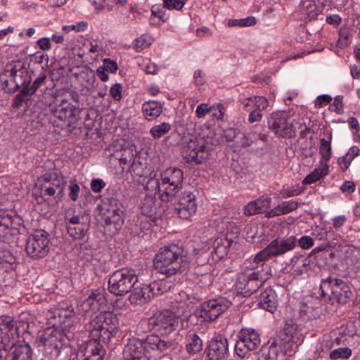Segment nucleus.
I'll list each match as a JSON object with an SVG mask.
<instances>
[{
    "instance_id": "23",
    "label": "nucleus",
    "mask_w": 360,
    "mask_h": 360,
    "mask_svg": "<svg viewBox=\"0 0 360 360\" xmlns=\"http://www.w3.org/2000/svg\"><path fill=\"white\" fill-rule=\"evenodd\" d=\"M140 210L143 215L148 217L150 222L157 223L161 217L162 210L155 206V197L153 194H146L141 200Z\"/></svg>"
},
{
    "instance_id": "34",
    "label": "nucleus",
    "mask_w": 360,
    "mask_h": 360,
    "mask_svg": "<svg viewBox=\"0 0 360 360\" xmlns=\"http://www.w3.org/2000/svg\"><path fill=\"white\" fill-rule=\"evenodd\" d=\"M98 320V317L96 316L94 319L86 323L84 326L85 332L91 338L89 341H96L99 343L101 342H105L108 340L104 339L103 325Z\"/></svg>"
},
{
    "instance_id": "58",
    "label": "nucleus",
    "mask_w": 360,
    "mask_h": 360,
    "mask_svg": "<svg viewBox=\"0 0 360 360\" xmlns=\"http://www.w3.org/2000/svg\"><path fill=\"white\" fill-rule=\"evenodd\" d=\"M303 192V189L301 187L286 188L281 192L283 198H287L290 197L297 196Z\"/></svg>"
},
{
    "instance_id": "43",
    "label": "nucleus",
    "mask_w": 360,
    "mask_h": 360,
    "mask_svg": "<svg viewBox=\"0 0 360 360\" xmlns=\"http://www.w3.org/2000/svg\"><path fill=\"white\" fill-rule=\"evenodd\" d=\"M136 150L135 146L129 145L123 148L121 150V155L117 157L121 164H129L136 159Z\"/></svg>"
},
{
    "instance_id": "42",
    "label": "nucleus",
    "mask_w": 360,
    "mask_h": 360,
    "mask_svg": "<svg viewBox=\"0 0 360 360\" xmlns=\"http://www.w3.org/2000/svg\"><path fill=\"white\" fill-rule=\"evenodd\" d=\"M328 165H322V167L316 168L302 181L303 184H311L326 175L328 172Z\"/></svg>"
},
{
    "instance_id": "26",
    "label": "nucleus",
    "mask_w": 360,
    "mask_h": 360,
    "mask_svg": "<svg viewBox=\"0 0 360 360\" xmlns=\"http://www.w3.org/2000/svg\"><path fill=\"white\" fill-rule=\"evenodd\" d=\"M297 333V326L292 322H287L282 331L280 332L276 340L285 347L290 352H295L297 345L295 341V335Z\"/></svg>"
},
{
    "instance_id": "30",
    "label": "nucleus",
    "mask_w": 360,
    "mask_h": 360,
    "mask_svg": "<svg viewBox=\"0 0 360 360\" xmlns=\"http://www.w3.org/2000/svg\"><path fill=\"white\" fill-rule=\"evenodd\" d=\"M257 305L260 308L274 313L278 306V299L275 290L271 288H266L260 294Z\"/></svg>"
},
{
    "instance_id": "56",
    "label": "nucleus",
    "mask_w": 360,
    "mask_h": 360,
    "mask_svg": "<svg viewBox=\"0 0 360 360\" xmlns=\"http://www.w3.org/2000/svg\"><path fill=\"white\" fill-rule=\"evenodd\" d=\"M330 110L338 114H342L343 112V97L342 96L335 97L334 101L330 105Z\"/></svg>"
},
{
    "instance_id": "44",
    "label": "nucleus",
    "mask_w": 360,
    "mask_h": 360,
    "mask_svg": "<svg viewBox=\"0 0 360 360\" xmlns=\"http://www.w3.org/2000/svg\"><path fill=\"white\" fill-rule=\"evenodd\" d=\"M319 153L321 155V165H328V162L332 156L331 141L325 139L320 140Z\"/></svg>"
},
{
    "instance_id": "18",
    "label": "nucleus",
    "mask_w": 360,
    "mask_h": 360,
    "mask_svg": "<svg viewBox=\"0 0 360 360\" xmlns=\"http://www.w3.org/2000/svg\"><path fill=\"white\" fill-rule=\"evenodd\" d=\"M296 243L297 238L295 236L274 239L260 251L259 257L269 259L272 257L283 255L293 250L296 246Z\"/></svg>"
},
{
    "instance_id": "25",
    "label": "nucleus",
    "mask_w": 360,
    "mask_h": 360,
    "mask_svg": "<svg viewBox=\"0 0 360 360\" xmlns=\"http://www.w3.org/2000/svg\"><path fill=\"white\" fill-rule=\"evenodd\" d=\"M103 330L105 340H110L115 335L117 329L119 327V321L117 316L110 311H105L98 315Z\"/></svg>"
},
{
    "instance_id": "8",
    "label": "nucleus",
    "mask_w": 360,
    "mask_h": 360,
    "mask_svg": "<svg viewBox=\"0 0 360 360\" xmlns=\"http://www.w3.org/2000/svg\"><path fill=\"white\" fill-rule=\"evenodd\" d=\"M139 282L136 270L122 268L115 271L108 279V290L116 296H123L131 291Z\"/></svg>"
},
{
    "instance_id": "11",
    "label": "nucleus",
    "mask_w": 360,
    "mask_h": 360,
    "mask_svg": "<svg viewBox=\"0 0 360 360\" xmlns=\"http://www.w3.org/2000/svg\"><path fill=\"white\" fill-rule=\"evenodd\" d=\"M165 281L161 280L150 283H141L134 287L133 292L129 297V301L131 304L142 305L148 302L154 296L162 294L170 289Z\"/></svg>"
},
{
    "instance_id": "29",
    "label": "nucleus",
    "mask_w": 360,
    "mask_h": 360,
    "mask_svg": "<svg viewBox=\"0 0 360 360\" xmlns=\"http://www.w3.org/2000/svg\"><path fill=\"white\" fill-rule=\"evenodd\" d=\"M105 302L103 290H93L87 298L81 304L82 309L85 311H98L101 306Z\"/></svg>"
},
{
    "instance_id": "37",
    "label": "nucleus",
    "mask_w": 360,
    "mask_h": 360,
    "mask_svg": "<svg viewBox=\"0 0 360 360\" xmlns=\"http://www.w3.org/2000/svg\"><path fill=\"white\" fill-rule=\"evenodd\" d=\"M232 243V239L229 238L227 236L217 237L213 242L211 253L219 259L223 258L228 254Z\"/></svg>"
},
{
    "instance_id": "35",
    "label": "nucleus",
    "mask_w": 360,
    "mask_h": 360,
    "mask_svg": "<svg viewBox=\"0 0 360 360\" xmlns=\"http://www.w3.org/2000/svg\"><path fill=\"white\" fill-rule=\"evenodd\" d=\"M185 338V349L189 355H195L202 351L203 342L196 332L193 330L188 331Z\"/></svg>"
},
{
    "instance_id": "46",
    "label": "nucleus",
    "mask_w": 360,
    "mask_h": 360,
    "mask_svg": "<svg viewBox=\"0 0 360 360\" xmlns=\"http://www.w3.org/2000/svg\"><path fill=\"white\" fill-rule=\"evenodd\" d=\"M46 78V76L44 74L40 75L37 78L34 79L33 84L31 86H30V83L27 84L25 81H24V96L32 95L34 93H35L37 89L44 84Z\"/></svg>"
},
{
    "instance_id": "12",
    "label": "nucleus",
    "mask_w": 360,
    "mask_h": 360,
    "mask_svg": "<svg viewBox=\"0 0 360 360\" xmlns=\"http://www.w3.org/2000/svg\"><path fill=\"white\" fill-rule=\"evenodd\" d=\"M169 202L174 213L183 219H191L196 213L198 208L196 198L191 191H181L175 195V197Z\"/></svg>"
},
{
    "instance_id": "49",
    "label": "nucleus",
    "mask_w": 360,
    "mask_h": 360,
    "mask_svg": "<svg viewBox=\"0 0 360 360\" xmlns=\"http://www.w3.org/2000/svg\"><path fill=\"white\" fill-rule=\"evenodd\" d=\"M152 44V39L146 35H142L135 39L133 42V47L137 52L146 49Z\"/></svg>"
},
{
    "instance_id": "27",
    "label": "nucleus",
    "mask_w": 360,
    "mask_h": 360,
    "mask_svg": "<svg viewBox=\"0 0 360 360\" xmlns=\"http://www.w3.org/2000/svg\"><path fill=\"white\" fill-rule=\"evenodd\" d=\"M32 193L39 203L49 200L51 198L59 200L63 197V195H59L58 192L56 191L51 186H47L44 182H39V179H38L36 183Z\"/></svg>"
},
{
    "instance_id": "1",
    "label": "nucleus",
    "mask_w": 360,
    "mask_h": 360,
    "mask_svg": "<svg viewBox=\"0 0 360 360\" xmlns=\"http://www.w3.org/2000/svg\"><path fill=\"white\" fill-rule=\"evenodd\" d=\"M174 348L172 341L161 338L152 334L146 338H131L128 339L123 349L124 360H149L153 356L167 353Z\"/></svg>"
},
{
    "instance_id": "31",
    "label": "nucleus",
    "mask_w": 360,
    "mask_h": 360,
    "mask_svg": "<svg viewBox=\"0 0 360 360\" xmlns=\"http://www.w3.org/2000/svg\"><path fill=\"white\" fill-rule=\"evenodd\" d=\"M271 198L268 196L260 198L248 202L244 207V214L248 216L263 213L271 205Z\"/></svg>"
},
{
    "instance_id": "14",
    "label": "nucleus",
    "mask_w": 360,
    "mask_h": 360,
    "mask_svg": "<svg viewBox=\"0 0 360 360\" xmlns=\"http://www.w3.org/2000/svg\"><path fill=\"white\" fill-rule=\"evenodd\" d=\"M265 280L266 278L259 276L258 273L243 271L237 276L236 290L243 297H250L264 283Z\"/></svg>"
},
{
    "instance_id": "33",
    "label": "nucleus",
    "mask_w": 360,
    "mask_h": 360,
    "mask_svg": "<svg viewBox=\"0 0 360 360\" xmlns=\"http://www.w3.org/2000/svg\"><path fill=\"white\" fill-rule=\"evenodd\" d=\"M57 314L60 319H63L60 321V323L62 325V328L60 329L65 330L66 332L70 330L74 333L75 326L73 323L77 319L75 316V312L73 307L70 305L67 306L66 308H61L58 310Z\"/></svg>"
},
{
    "instance_id": "60",
    "label": "nucleus",
    "mask_w": 360,
    "mask_h": 360,
    "mask_svg": "<svg viewBox=\"0 0 360 360\" xmlns=\"http://www.w3.org/2000/svg\"><path fill=\"white\" fill-rule=\"evenodd\" d=\"M110 96L115 100L120 101L122 98V85L116 83L110 89Z\"/></svg>"
},
{
    "instance_id": "32",
    "label": "nucleus",
    "mask_w": 360,
    "mask_h": 360,
    "mask_svg": "<svg viewBox=\"0 0 360 360\" xmlns=\"http://www.w3.org/2000/svg\"><path fill=\"white\" fill-rule=\"evenodd\" d=\"M39 179V182H44L47 186L58 192L59 195H63L66 181L63 175L58 173H49L44 174Z\"/></svg>"
},
{
    "instance_id": "55",
    "label": "nucleus",
    "mask_w": 360,
    "mask_h": 360,
    "mask_svg": "<svg viewBox=\"0 0 360 360\" xmlns=\"http://www.w3.org/2000/svg\"><path fill=\"white\" fill-rule=\"evenodd\" d=\"M332 100V97L328 94L319 96L315 100L314 106L316 108H323L330 103Z\"/></svg>"
},
{
    "instance_id": "64",
    "label": "nucleus",
    "mask_w": 360,
    "mask_h": 360,
    "mask_svg": "<svg viewBox=\"0 0 360 360\" xmlns=\"http://www.w3.org/2000/svg\"><path fill=\"white\" fill-rule=\"evenodd\" d=\"M130 166L129 167V171L132 174L136 176H141L143 175V172L141 170V165L139 162H136V160L129 163Z\"/></svg>"
},
{
    "instance_id": "52",
    "label": "nucleus",
    "mask_w": 360,
    "mask_h": 360,
    "mask_svg": "<svg viewBox=\"0 0 360 360\" xmlns=\"http://www.w3.org/2000/svg\"><path fill=\"white\" fill-rule=\"evenodd\" d=\"M188 0H162L163 7L168 10L180 11L186 4Z\"/></svg>"
},
{
    "instance_id": "15",
    "label": "nucleus",
    "mask_w": 360,
    "mask_h": 360,
    "mask_svg": "<svg viewBox=\"0 0 360 360\" xmlns=\"http://www.w3.org/2000/svg\"><path fill=\"white\" fill-rule=\"evenodd\" d=\"M49 250V234L45 231H37L29 236L25 250L27 254L31 257H44L48 254Z\"/></svg>"
},
{
    "instance_id": "19",
    "label": "nucleus",
    "mask_w": 360,
    "mask_h": 360,
    "mask_svg": "<svg viewBox=\"0 0 360 360\" xmlns=\"http://www.w3.org/2000/svg\"><path fill=\"white\" fill-rule=\"evenodd\" d=\"M205 353L208 360H228L229 349L227 338L221 334L215 335L209 341Z\"/></svg>"
},
{
    "instance_id": "61",
    "label": "nucleus",
    "mask_w": 360,
    "mask_h": 360,
    "mask_svg": "<svg viewBox=\"0 0 360 360\" xmlns=\"http://www.w3.org/2000/svg\"><path fill=\"white\" fill-rule=\"evenodd\" d=\"M298 244L302 249L307 250L314 245V240L309 236H304L299 239Z\"/></svg>"
},
{
    "instance_id": "54",
    "label": "nucleus",
    "mask_w": 360,
    "mask_h": 360,
    "mask_svg": "<svg viewBox=\"0 0 360 360\" xmlns=\"http://www.w3.org/2000/svg\"><path fill=\"white\" fill-rule=\"evenodd\" d=\"M255 131H250L245 134H243L241 138L240 145L243 147L250 146L253 143L257 141V137L255 136Z\"/></svg>"
},
{
    "instance_id": "22",
    "label": "nucleus",
    "mask_w": 360,
    "mask_h": 360,
    "mask_svg": "<svg viewBox=\"0 0 360 360\" xmlns=\"http://www.w3.org/2000/svg\"><path fill=\"white\" fill-rule=\"evenodd\" d=\"M291 352L285 347L274 339L264 345L258 353L257 360H283L286 355H290Z\"/></svg>"
},
{
    "instance_id": "3",
    "label": "nucleus",
    "mask_w": 360,
    "mask_h": 360,
    "mask_svg": "<svg viewBox=\"0 0 360 360\" xmlns=\"http://www.w3.org/2000/svg\"><path fill=\"white\" fill-rule=\"evenodd\" d=\"M22 224L20 216H12L7 210H0V263L9 262L10 251L4 243L20 245Z\"/></svg>"
},
{
    "instance_id": "17",
    "label": "nucleus",
    "mask_w": 360,
    "mask_h": 360,
    "mask_svg": "<svg viewBox=\"0 0 360 360\" xmlns=\"http://www.w3.org/2000/svg\"><path fill=\"white\" fill-rule=\"evenodd\" d=\"M230 304L231 302L224 297L205 301L200 305L199 316L205 321H214L229 307Z\"/></svg>"
},
{
    "instance_id": "9",
    "label": "nucleus",
    "mask_w": 360,
    "mask_h": 360,
    "mask_svg": "<svg viewBox=\"0 0 360 360\" xmlns=\"http://www.w3.org/2000/svg\"><path fill=\"white\" fill-rule=\"evenodd\" d=\"M103 210L105 222V232L109 236L116 234L122 227L124 224L123 206L122 203L115 198H106L103 202Z\"/></svg>"
},
{
    "instance_id": "4",
    "label": "nucleus",
    "mask_w": 360,
    "mask_h": 360,
    "mask_svg": "<svg viewBox=\"0 0 360 360\" xmlns=\"http://www.w3.org/2000/svg\"><path fill=\"white\" fill-rule=\"evenodd\" d=\"M184 180L183 171L177 167H169L161 173L160 179H151L146 189H158L159 198L161 201L169 202L175 195L178 194L182 186Z\"/></svg>"
},
{
    "instance_id": "62",
    "label": "nucleus",
    "mask_w": 360,
    "mask_h": 360,
    "mask_svg": "<svg viewBox=\"0 0 360 360\" xmlns=\"http://www.w3.org/2000/svg\"><path fill=\"white\" fill-rule=\"evenodd\" d=\"M335 342L336 345H339L340 343V339L337 338L335 340H332L331 338L324 340L321 345L322 351L324 352L325 349L326 352H329L334 347Z\"/></svg>"
},
{
    "instance_id": "63",
    "label": "nucleus",
    "mask_w": 360,
    "mask_h": 360,
    "mask_svg": "<svg viewBox=\"0 0 360 360\" xmlns=\"http://www.w3.org/2000/svg\"><path fill=\"white\" fill-rule=\"evenodd\" d=\"M105 186V183L101 179H94L91 182V188L94 193H99Z\"/></svg>"
},
{
    "instance_id": "48",
    "label": "nucleus",
    "mask_w": 360,
    "mask_h": 360,
    "mask_svg": "<svg viewBox=\"0 0 360 360\" xmlns=\"http://www.w3.org/2000/svg\"><path fill=\"white\" fill-rule=\"evenodd\" d=\"M352 350L348 347H339L330 352V359H349L352 356Z\"/></svg>"
},
{
    "instance_id": "47",
    "label": "nucleus",
    "mask_w": 360,
    "mask_h": 360,
    "mask_svg": "<svg viewBox=\"0 0 360 360\" xmlns=\"http://www.w3.org/2000/svg\"><path fill=\"white\" fill-rule=\"evenodd\" d=\"M257 23V19L253 16H249L242 19L229 20L228 25L229 27H249L253 26Z\"/></svg>"
},
{
    "instance_id": "40",
    "label": "nucleus",
    "mask_w": 360,
    "mask_h": 360,
    "mask_svg": "<svg viewBox=\"0 0 360 360\" xmlns=\"http://www.w3.org/2000/svg\"><path fill=\"white\" fill-rule=\"evenodd\" d=\"M310 265V260L303 256H295L291 259V269L292 274L300 276L308 271Z\"/></svg>"
},
{
    "instance_id": "59",
    "label": "nucleus",
    "mask_w": 360,
    "mask_h": 360,
    "mask_svg": "<svg viewBox=\"0 0 360 360\" xmlns=\"http://www.w3.org/2000/svg\"><path fill=\"white\" fill-rule=\"evenodd\" d=\"M281 205L283 210V212H285V214L297 210L298 207V202L295 200L284 201Z\"/></svg>"
},
{
    "instance_id": "39",
    "label": "nucleus",
    "mask_w": 360,
    "mask_h": 360,
    "mask_svg": "<svg viewBox=\"0 0 360 360\" xmlns=\"http://www.w3.org/2000/svg\"><path fill=\"white\" fill-rule=\"evenodd\" d=\"M75 108L68 103L65 100H63L62 103L57 105L53 110L55 117L61 120H68L70 123V119H72L75 116Z\"/></svg>"
},
{
    "instance_id": "38",
    "label": "nucleus",
    "mask_w": 360,
    "mask_h": 360,
    "mask_svg": "<svg viewBox=\"0 0 360 360\" xmlns=\"http://www.w3.org/2000/svg\"><path fill=\"white\" fill-rule=\"evenodd\" d=\"M260 252H259L252 259L249 260H246L244 262V269L243 271H249L250 273H258L259 276H264L262 274V271L264 270V266L265 265V261L269 260V259H264L262 257H259Z\"/></svg>"
},
{
    "instance_id": "21",
    "label": "nucleus",
    "mask_w": 360,
    "mask_h": 360,
    "mask_svg": "<svg viewBox=\"0 0 360 360\" xmlns=\"http://www.w3.org/2000/svg\"><path fill=\"white\" fill-rule=\"evenodd\" d=\"M182 154L187 162L195 165L202 163L208 156V152L205 150L203 141L196 139H191L184 146Z\"/></svg>"
},
{
    "instance_id": "24",
    "label": "nucleus",
    "mask_w": 360,
    "mask_h": 360,
    "mask_svg": "<svg viewBox=\"0 0 360 360\" xmlns=\"http://www.w3.org/2000/svg\"><path fill=\"white\" fill-rule=\"evenodd\" d=\"M105 350L101 343L96 341H86L84 349H80L78 360H103Z\"/></svg>"
},
{
    "instance_id": "2",
    "label": "nucleus",
    "mask_w": 360,
    "mask_h": 360,
    "mask_svg": "<svg viewBox=\"0 0 360 360\" xmlns=\"http://www.w3.org/2000/svg\"><path fill=\"white\" fill-rule=\"evenodd\" d=\"M188 264L187 252L175 244L162 247L153 260L154 269L167 277L183 273L188 269Z\"/></svg>"
},
{
    "instance_id": "51",
    "label": "nucleus",
    "mask_w": 360,
    "mask_h": 360,
    "mask_svg": "<svg viewBox=\"0 0 360 360\" xmlns=\"http://www.w3.org/2000/svg\"><path fill=\"white\" fill-rule=\"evenodd\" d=\"M269 106L268 100L264 96H253L252 108L253 110L262 112Z\"/></svg>"
},
{
    "instance_id": "13",
    "label": "nucleus",
    "mask_w": 360,
    "mask_h": 360,
    "mask_svg": "<svg viewBox=\"0 0 360 360\" xmlns=\"http://www.w3.org/2000/svg\"><path fill=\"white\" fill-rule=\"evenodd\" d=\"M261 344L260 335L251 328H243L237 334L235 352L240 357H245L251 351L256 350Z\"/></svg>"
},
{
    "instance_id": "41",
    "label": "nucleus",
    "mask_w": 360,
    "mask_h": 360,
    "mask_svg": "<svg viewBox=\"0 0 360 360\" xmlns=\"http://www.w3.org/2000/svg\"><path fill=\"white\" fill-rule=\"evenodd\" d=\"M302 8L303 12L307 15L309 20L316 19L318 15L321 13V10L314 0H302Z\"/></svg>"
},
{
    "instance_id": "10",
    "label": "nucleus",
    "mask_w": 360,
    "mask_h": 360,
    "mask_svg": "<svg viewBox=\"0 0 360 360\" xmlns=\"http://www.w3.org/2000/svg\"><path fill=\"white\" fill-rule=\"evenodd\" d=\"M179 319L180 316L171 310L157 311L148 319V328L162 335H168L176 330Z\"/></svg>"
},
{
    "instance_id": "36",
    "label": "nucleus",
    "mask_w": 360,
    "mask_h": 360,
    "mask_svg": "<svg viewBox=\"0 0 360 360\" xmlns=\"http://www.w3.org/2000/svg\"><path fill=\"white\" fill-rule=\"evenodd\" d=\"M163 104L161 102L150 100L142 105V113L148 121H152L158 117L162 112Z\"/></svg>"
},
{
    "instance_id": "16",
    "label": "nucleus",
    "mask_w": 360,
    "mask_h": 360,
    "mask_svg": "<svg viewBox=\"0 0 360 360\" xmlns=\"http://www.w3.org/2000/svg\"><path fill=\"white\" fill-rule=\"evenodd\" d=\"M65 223L68 233L74 240H82L89 230L90 219L83 214L67 213Z\"/></svg>"
},
{
    "instance_id": "57",
    "label": "nucleus",
    "mask_w": 360,
    "mask_h": 360,
    "mask_svg": "<svg viewBox=\"0 0 360 360\" xmlns=\"http://www.w3.org/2000/svg\"><path fill=\"white\" fill-rule=\"evenodd\" d=\"M101 66L103 67L106 71L110 72L112 73H115L118 70V65L116 61L110 58H105L103 60V65Z\"/></svg>"
},
{
    "instance_id": "7",
    "label": "nucleus",
    "mask_w": 360,
    "mask_h": 360,
    "mask_svg": "<svg viewBox=\"0 0 360 360\" xmlns=\"http://www.w3.org/2000/svg\"><path fill=\"white\" fill-rule=\"evenodd\" d=\"M320 290L321 291L320 296L326 302H330L332 304L335 302L345 304L349 300L352 295L350 287L346 282L331 276L322 280Z\"/></svg>"
},
{
    "instance_id": "53",
    "label": "nucleus",
    "mask_w": 360,
    "mask_h": 360,
    "mask_svg": "<svg viewBox=\"0 0 360 360\" xmlns=\"http://www.w3.org/2000/svg\"><path fill=\"white\" fill-rule=\"evenodd\" d=\"M69 188V197L72 201H77L79 198V194L80 192L79 186L75 182V181H71L68 186Z\"/></svg>"
},
{
    "instance_id": "20",
    "label": "nucleus",
    "mask_w": 360,
    "mask_h": 360,
    "mask_svg": "<svg viewBox=\"0 0 360 360\" xmlns=\"http://www.w3.org/2000/svg\"><path fill=\"white\" fill-rule=\"evenodd\" d=\"M288 115L284 111L272 112L268 117L269 128L277 136L286 138L292 136V125L288 122Z\"/></svg>"
},
{
    "instance_id": "50",
    "label": "nucleus",
    "mask_w": 360,
    "mask_h": 360,
    "mask_svg": "<svg viewBox=\"0 0 360 360\" xmlns=\"http://www.w3.org/2000/svg\"><path fill=\"white\" fill-rule=\"evenodd\" d=\"M82 84L87 89L92 88L96 82L95 74L93 70H86L80 73Z\"/></svg>"
},
{
    "instance_id": "45",
    "label": "nucleus",
    "mask_w": 360,
    "mask_h": 360,
    "mask_svg": "<svg viewBox=\"0 0 360 360\" xmlns=\"http://www.w3.org/2000/svg\"><path fill=\"white\" fill-rule=\"evenodd\" d=\"M171 129V124L169 122H163L151 127L150 129V134L155 140H157L168 134Z\"/></svg>"
},
{
    "instance_id": "6",
    "label": "nucleus",
    "mask_w": 360,
    "mask_h": 360,
    "mask_svg": "<svg viewBox=\"0 0 360 360\" xmlns=\"http://www.w3.org/2000/svg\"><path fill=\"white\" fill-rule=\"evenodd\" d=\"M19 328L15 320L0 322V344L9 347L11 360H22V345L19 340Z\"/></svg>"
},
{
    "instance_id": "5",
    "label": "nucleus",
    "mask_w": 360,
    "mask_h": 360,
    "mask_svg": "<svg viewBox=\"0 0 360 360\" xmlns=\"http://www.w3.org/2000/svg\"><path fill=\"white\" fill-rule=\"evenodd\" d=\"M74 338V333L67 332L58 328H47L44 333L35 340L38 347L43 345L45 352L49 354L52 359L62 360L61 356L67 355L70 351L65 339L70 340Z\"/></svg>"
},
{
    "instance_id": "28",
    "label": "nucleus",
    "mask_w": 360,
    "mask_h": 360,
    "mask_svg": "<svg viewBox=\"0 0 360 360\" xmlns=\"http://www.w3.org/2000/svg\"><path fill=\"white\" fill-rule=\"evenodd\" d=\"M18 66L19 65H15L10 70H8L7 72H10V78L2 81V89L6 93L13 94L20 89V86H22V83L20 84L17 80V77H19L20 79L22 78L21 71L22 65L20 68Z\"/></svg>"
}]
</instances>
